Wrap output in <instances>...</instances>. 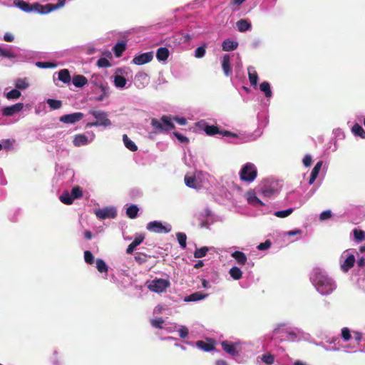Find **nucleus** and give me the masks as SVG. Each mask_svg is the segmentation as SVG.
<instances>
[{
	"label": "nucleus",
	"mask_w": 365,
	"mask_h": 365,
	"mask_svg": "<svg viewBox=\"0 0 365 365\" xmlns=\"http://www.w3.org/2000/svg\"><path fill=\"white\" fill-rule=\"evenodd\" d=\"M312 281L317 291L322 294H329L336 288L334 282L321 272H316Z\"/></svg>",
	"instance_id": "1"
},
{
	"label": "nucleus",
	"mask_w": 365,
	"mask_h": 365,
	"mask_svg": "<svg viewBox=\"0 0 365 365\" xmlns=\"http://www.w3.org/2000/svg\"><path fill=\"white\" fill-rule=\"evenodd\" d=\"M239 175L242 181L252 182L257 176V170L253 163H247L241 168Z\"/></svg>",
	"instance_id": "2"
},
{
	"label": "nucleus",
	"mask_w": 365,
	"mask_h": 365,
	"mask_svg": "<svg viewBox=\"0 0 365 365\" xmlns=\"http://www.w3.org/2000/svg\"><path fill=\"white\" fill-rule=\"evenodd\" d=\"M89 113L96 119V121L87 123V128L94 126L108 127L111 125V121L108 118V114L105 111L92 110L89 111Z\"/></svg>",
	"instance_id": "3"
},
{
	"label": "nucleus",
	"mask_w": 365,
	"mask_h": 365,
	"mask_svg": "<svg viewBox=\"0 0 365 365\" xmlns=\"http://www.w3.org/2000/svg\"><path fill=\"white\" fill-rule=\"evenodd\" d=\"M151 125L158 131H169L175 128V125L172 123L170 117L163 115L161 118V122L156 118L151 120Z\"/></svg>",
	"instance_id": "4"
},
{
	"label": "nucleus",
	"mask_w": 365,
	"mask_h": 365,
	"mask_svg": "<svg viewBox=\"0 0 365 365\" xmlns=\"http://www.w3.org/2000/svg\"><path fill=\"white\" fill-rule=\"evenodd\" d=\"M14 4L24 12L29 13L31 11H36L38 14H44V13L42 12L43 11V5L38 3L31 4L23 0H14Z\"/></svg>",
	"instance_id": "5"
},
{
	"label": "nucleus",
	"mask_w": 365,
	"mask_h": 365,
	"mask_svg": "<svg viewBox=\"0 0 365 365\" xmlns=\"http://www.w3.org/2000/svg\"><path fill=\"white\" fill-rule=\"evenodd\" d=\"M170 286V282L165 279H155L148 285V288L157 293L163 292Z\"/></svg>",
	"instance_id": "6"
},
{
	"label": "nucleus",
	"mask_w": 365,
	"mask_h": 365,
	"mask_svg": "<svg viewBox=\"0 0 365 365\" xmlns=\"http://www.w3.org/2000/svg\"><path fill=\"white\" fill-rule=\"evenodd\" d=\"M148 230L155 233H168L171 231V226H164L159 221H152L147 224Z\"/></svg>",
	"instance_id": "7"
},
{
	"label": "nucleus",
	"mask_w": 365,
	"mask_h": 365,
	"mask_svg": "<svg viewBox=\"0 0 365 365\" xmlns=\"http://www.w3.org/2000/svg\"><path fill=\"white\" fill-rule=\"evenodd\" d=\"M204 131L207 135L212 136L216 134H220L223 136H231V137H237L235 133H233L228 130H220V128L216 125H206L204 128Z\"/></svg>",
	"instance_id": "8"
},
{
	"label": "nucleus",
	"mask_w": 365,
	"mask_h": 365,
	"mask_svg": "<svg viewBox=\"0 0 365 365\" xmlns=\"http://www.w3.org/2000/svg\"><path fill=\"white\" fill-rule=\"evenodd\" d=\"M222 349L227 354L236 356L240 355V348L237 343H232L228 341H223L221 343Z\"/></svg>",
	"instance_id": "9"
},
{
	"label": "nucleus",
	"mask_w": 365,
	"mask_h": 365,
	"mask_svg": "<svg viewBox=\"0 0 365 365\" xmlns=\"http://www.w3.org/2000/svg\"><path fill=\"white\" fill-rule=\"evenodd\" d=\"M84 115L83 113L76 112L71 114L63 115L60 117L59 120L66 124H73L83 119Z\"/></svg>",
	"instance_id": "10"
},
{
	"label": "nucleus",
	"mask_w": 365,
	"mask_h": 365,
	"mask_svg": "<svg viewBox=\"0 0 365 365\" xmlns=\"http://www.w3.org/2000/svg\"><path fill=\"white\" fill-rule=\"evenodd\" d=\"M96 215L102 220L115 218L117 215L116 210L113 207H106L96 211Z\"/></svg>",
	"instance_id": "11"
},
{
	"label": "nucleus",
	"mask_w": 365,
	"mask_h": 365,
	"mask_svg": "<svg viewBox=\"0 0 365 365\" xmlns=\"http://www.w3.org/2000/svg\"><path fill=\"white\" fill-rule=\"evenodd\" d=\"M153 52H146L135 56L132 62L136 65H143L145 63L150 62L153 60Z\"/></svg>",
	"instance_id": "12"
},
{
	"label": "nucleus",
	"mask_w": 365,
	"mask_h": 365,
	"mask_svg": "<svg viewBox=\"0 0 365 365\" xmlns=\"http://www.w3.org/2000/svg\"><path fill=\"white\" fill-rule=\"evenodd\" d=\"M24 108V103H18L11 106L4 107L2 109V114L4 116H11L21 111Z\"/></svg>",
	"instance_id": "13"
},
{
	"label": "nucleus",
	"mask_w": 365,
	"mask_h": 365,
	"mask_svg": "<svg viewBox=\"0 0 365 365\" xmlns=\"http://www.w3.org/2000/svg\"><path fill=\"white\" fill-rule=\"evenodd\" d=\"M90 83L94 86L99 88L101 90L106 91V87H108L103 77L99 74H93L90 79Z\"/></svg>",
	"instance_id": "14"
},
{
	"label": "nucleus",
	"mask_w": 365,
	"mask_h": 365,
	"mask_svg": "<svg viewBox=\"0 0 365 365\" xmlns=\"http://www.w3.org/2000/svg\"><path fill=\"white\" fill-rule=\"evenodd\" d=\"M144 239L145 235L143 234H136L134 240L128 246L126 253L131 255L135 248L143 242Z\"/></svg>",
	"instance_id": "15"
},
{
	"label": "nucleus",
	"mask_w": 365,
	"mask_h": 365,
	"mask_svg": "<svg viewBox=\"0 0 365 365\" xmlns=\"http://www.w3.org/2000/svg\"><path fill=\"white\" fill-rule=\"evenodd\" d=\"M222 68L226 76H230L232 73L230 55L225 54L222 58Z\"/></svg>",
	"instance_id": "16"
},
{
	"label": "nucleus",
	"mask_w": 365,
	"mask_h": 365,
	"mask_svg": "<svg viewBox=\"0 0 365 365\" xmlns=\"http://www.w3.org/2000/svg\"><path fill=\"white\" fill-rule=\"evenodd\" d=\"M356 259L354 255H349L344 261L341 264V269L344 272H347L352 268L355 264Z\"/></svg>",
	"instance_id": "17"
},
{
	"label": "nucleus",
	"mask_w": 365,
	"mask_h": 365,
	"mask_svg": "<svg viewBox=\"0 0 365 365\" xmlns=\"http://www.w3.org/2000/svg\"><path fill=\"white\" fill-rule=\"evenodd\" d=\"M237 28L240 32H245L252 28L251 21L247 19H241L236 23Z\"/></svg>",
	"instance_id": "18"
},
{
	"label": "nucleus",
	"mask_w": 365,
	"mask_h": 365,
	"mask_svg": "<svg viewBox=\"0 0 365 365\" xmlns=\"http://www.w3.org/2000/svg\"><path fill=\"white\" fill-rule=\"evenodd\" d=\"M66 0H58V3L56 4H48L46 5H43V11L44 14H47L56 9H58L59 8H61L64 6Z\"/></svg>",
	"instance_id": "19"
},
{
	"label": "nucleus",
	"mask_w": 365,
	"mask_h": 365,
	"mask_svg": "<svg viewBox=\"0 0 365 365\" xmlns=\"http://www.w3.org/2000/svg\"><path fill=\"white\" fill-rule=\"evenodd\" d=\"M248 77L252 86L256 88L258 81V74L252 66H249L247 68Z\"/></svg>",
	"instance_id": "20"
},
{
	"label": "nucleus",
	"mask_w": 365,
	"mask_h": 365,
	"mask_svg": "<svg viewBox=\"0 0 365 365\" xmlns=\"http://www.w3.org/2000/svg\"><path fill=\"white\" fill-rule=\"evenodd\" d=\"M238 46V43L230 38L225 40L222 43V48L225 51H232Z\"/></svg>",
	"instance_id": "21"
},
{
	"label": "nucleus",
	"mask_w": 365,
	"mask_h": 365,
	"mask_svg": "<svg viewBox=\"0 0 365 365\" xmlns=\"http://www.w3.org/2000/svg\"><path fill=\"white\" fill-rule=\"evenodd\" d=\"M73 84L77 88H82L88 83V79L83 75H76L72 79Z\"/></svg>",
	"instance_id": "22"
},
{
	"label": "nucleus",
	"mask_w": 365,
	"mask_h": 365,
	"mask_svg": "<svg viewBox=\"0 0 365 365\" xmlns=\"http://www.w3.org/2000/svg\"><path fill=\"white\" fill-rule=\"evenodd\" d=\"M231 256L236 260V262L240 264L244 265L247 261V256L241 251H235L231 254Z\"/></svg>",
	"instance_id": "23"
},
{
	"label": "nucleus",
	"mask_w": 365,
	"mask_h": 365,
	"mask_svg": "<svg viewBox=\"0 0 365 365\" xmlns=\"http://www.w3.org/2000/svg\"><path fill=\"white\" fill-rule=\"evenodd\" d=\"M322 164H323V162L322 161H319L316 165L313 168L312 172H311V175H310V178H309V185H312L314 183V182L315 181V180L317 179L318 175H319V173L321 170V168L322 166Z\"/></svg>",
	"instance_id": "24"
},
{
	"label": "nucleus",
	"mask_w": 365,
	"mask_h": 365,
	"mask_svg": "<svg viewBox=\"0 0 365 365\" xmlns=\"http://www.w3.org/2000/svg\"><path fill=\"white\" fill-rule=\"evenodd\" d=\"M88 137L84 134L76 135L73 140V143L76 147H80L88 144Z\"/></svg>",
	"instance_id": "25"
},
{
	"label": "nucleus",
	"mask_w": 365,
	"mask_h": 365,
	"mask_svg": "<svg viewBox=\"0 0 365 365\" xmlns=\"http://www.w3.org/2000/svg\"><path fill=\"white\" fill-rule=\"evenodd\" d=\"M207 297V294H202L200 292H194L185 298V302H197L204 299Z\"/></svg>",
	"instance_id": "26"
},
{
	"label": "nucleus",
	"mask_w": 365,
	"mask_h": 365,
	"mask_svg": "<svg viewBox=\"0 0 365 365\" xmlns=\"http://www.w3.org/2000/svg\"><path fill=\"white\" fill-rule=\"evenodd\" d=\"M123 140L126 148L130 150L132 152H135L138 150V146L135 143L132 141L126 134L123 135Z\"/></svg>",
	"instance_id": "27"
},
{
	"label": "nucleus",
	"mask_w": 365,
	"mask_h": 365,
	"mask_svg": "<svg viewBox=\"0 0 365 365\" xmlns=\"http://www.w3.org/2000/svg\"><path fill=\"white\" fill-rule=\"evenodd\" d=\"M169 51L165 47H160L157 50L156 52V58L159 61H165L168 59L169 56Z\"/></svg>",
	"instance_id": "28"
},
{
	"label": "nucleus",
	"mask_w": 365,
	"mask_h": 365,
	"mask_svg": "<svg viewBox=\"0 0 365 365\" xmlns=\"http://www.w3.org/2000/svg\"><path fill=\"white\" fill-rule=\"evenodd\" d=\"M58 79L64 83H69L71 78L68 69H62L58 72Z\"/></svg>",
	"instance_id": "29"
},
{
	"label": "nucleus",
	"mask_w": 365,
	"mask_h": 365,
	"mask_svg": "<svg viewBox=\"0 0 365 365\" xmlns=\"http://www.w3.org/2000/svg\"><path fill=\"white\" fill-rule=\"evenodd\" d=\"M126 49V44L124 42H118L113 47V52L116 57H120Z\"/></svg>",
	"instance_id": "30"
},
{
	"label": "nucleus",
	"mask_w": 365,
	"mask_h": 365,
	"mask_svg": "<svg viewBox=\"0 0 365 365\" xmlns=\"http://www.w3.org/2000/svg\"><path fill=\"white\" fill-rule=\"evenodd\" d=\"M139 209L137 205H131L126 210V215L130 219H135L138 216Z\"/></svg>",
	"instance_id": "31"
},
{
	"label": "nucleus",
	"mask_w": 365,
	"mask_h": 365,
	"mask_svg": "<svg viewBox=\"0 0 365 365\" xmlns=\"http://www.w3.org/2000/svg\"><path fill=\"white\" fill-rule=\"evenodd\" d=\"M196 345L197 347L205 351H210L215 349V346L212 343H207L201 340L197 341L196 342Z\"/></svg>",
	"instance_id": "32"
},
{
	"label": "nucleus",
	"mask_w": 365,
	"mask_h": 365,
	"mask_svg": "<svg viewBox=\"0 0 365 365\" xmlns=\"http://www.w3.org/2000/svg\"><path fill=\"white\" fill-rule=\"evenodd\" d=\"M127 83L126 78L120 75H115L114 76V85L117 88H123L125 86Z\"/></svg>",
	"instance_id": "33"
},
{
	"label": "nucleus",
	"mask_w": 365,
	"mask_h": 365,
	"mask_svg": "<svg viewBox=\"0 0 365 365\" xmlns=\"http://www.w3.org/2000/svg\"><path fill=\"white\" fill-rule=\"evenodd\" d=\"M351 130L355 135L359 136L361 138H365V130L359 124H354Z\"/></svg>",
	"instance_id": "34"
},
{
	"label": "nucleus",
	"mask_w": 365,
	"mask_h": 365,
	"mask_svg": "<svg viewBox=\"0 0 365 365\" xmlns=\"http://www.w3.org/2000/svg\"><path fill=\"white\" fill-rule=\"evenodd\" d=\"M230 276L235 280H239L242 277V272L237 267H233L229 272Z\"/></svg>",
	"instance_id": "35"
},
{
	"label": "nucleus",
	"mask_w": 365,
	"mask_h": 365,
	"mask_svg": "<svg viewBox=\"0 0 365 365\" xmlns=\"http://www.w3.org/2000/svg\"><path fill=\"white\" fill-rule=\"evenodd\" d=\"M259 88L261 91H262L264 93L267 98H269L272 96V91L270 88V85L268 82L264 81L261 83L259 85Z\"/></svg>",
	"instance_id": "36"
},
{
	"label": "nucleus",
	"mask_w": 365,
	"mask_h": 365,
	"mask_svg": "<svg viewBox=\"0 0 365 365\" xmlns=\"http://www.w3.org/2000/svg\"><path fill=\"white\" fill-rule=\"evenodd\" d=\"M247 200L248 202L252 205H262V202L256 196L255 192H248L247 193Z\"/></svg>",
	"instance_id": "37"
},
{
	"label": "nucleus",
	"mask_w": 365,
	"mask_h": 365,
	"mask_svg": "<svg viewBox=\"0 0 365 365\" xmlns=\"http://www.w3.org/2000/svg\"><path fill=\"white\" fill-rule=\"evenodd\" d=\"M96 268L101 273H107L108 271L107 264L102 259L100 258L96 259Z\"/></svg>",
	"instance_id": "38"
},
{
	"label": "nucleus",
	"mask_w": 365,
	"mask_h": 365,
	"mask_svg": "<svg viewBox=\"0 0 365 365\" xmlns=\"http://www.w3.org/2000/svg\"><path fill=\"white\" fill-rule=\"evenodd\" d=\"M29 84L26 78H17L15 81V87L18 89H26L29 87Z\"/></svg>",
	"instance_id": "39"
},
{
	"label": "nucleus",
	"mask_w": 365,
	"mask_h": 365,
	"mask_svg": "<svg viewBox=\"0 0 365 365\" xmlns=\"http://www.w3.org/2000/svg\"><path fill=\"white\" fill-rule=\"evenodd\" d=\"M46 103L49 107L53 110L59 109L62 106V102L59 100L48 98Z\"/></svg>",
	"instance_id": "40"
},
{
	"label": "nucleus",
	"mask_w": 365,
	"mask_h": 365,
	"mask_svg": "<svg viewBox=\"0 0 365 365\" xmlns=\"http://www.w3.org/2000/svg\"><path fill=\"white\" fill-rule=\"evenodd\" d=\"M60 200L65 205H71L74 200L71 194L65 192L60 196Z\"/></svg>",
	"instance_id": "41"
},
{
	"label": "nucleus",
	"mask_w": 365,
	"mask_h": 365,
	"mask_svg": "<svg viewBox=\"0 0 365 365\" xmlns=\"http://www.w3.org/2000/svg\"><path fill=\"white\" fill-rule=\"evenodd\" d=\"M177 239L178 241V243L180 244V247L182 249H185L187 246L186 240H187V236L183 232H178L176 234Z\"/></svg>",
	"instance_id": "42"
},
{
	"label": "nucleus",
	"mask_w": 365,
	"mask_h": 365,
	"mask_svg": "<svg viewBox=\"0 0 365 365\" xmlns=\"http://www.w3.org/2000/svg\"><path fill=\"white\" fill-rule=\"evenodd\" d=\"M0 56L7 58H15L16 55L11 50H7L0 47Z\"/></svg>",
	"instance_id": "43"
},
{
	"label": "nucleus",
	"mask_w": 365,
	"mask_h": 365,
	"mask_svg": "<svg viewBox=\"0 0 365 365\" xmlns=\"http://www.w3.org/2000/svg\"><path fill=\"white\" fill-rule=\"evenodd\" d=\"M353 232L356 241L361 242L365 240V232L364 230L354 229Z\"/></svg>",
	"instance_id": "44"
},
{
	"label": "nucleus",
	"mask_w": 365,
	"mask_h": 365,
	"mask_svg": "<svg viewBox=\"0 0 365 365\" xmlns=\"http://www.w3.org/2000/svg\"><path fill=\"white\" fill-rule=\"evenodd\" d=\"M148 256L146 254L137 252L135 255V260L139 264H143L147 262Z\"/></svg>",
	"instance_id": "45"
},
{
	"label": "nucleus",
	"mask_w": 365,
	"mask_h": 365,
	"mask_svg": "<svg viewBox=\"0 0 365 365\" xmlns=\"http://www.w3.org/2000/svg\"><path fill=\"white\" fill-rule=\"evenodd\" d=\"M294 211L293 208H289L284 210L277 211L274 215L277 217L284 218L291 215Z\"/></svg>",
	"instance_id": "46"
},
{
	"label": "nucleus",
	"mask_w": 365,
	"mask_h": 365,
	"mask_svg": "<svg viewBox=\"0 0 365 365\" xmlns=\"http://www.w3.org/2000/svg\"><path fill=\"white\" fill-rule=\"evenodd\" d=\"M208 251V248L207 247H202L200 249H196L194 252V257L195 258H201L206 255Z\"/></svg>",
	"instance_id": "47"
},
{
	"label": "nucleus",
	"mask_w": 365,
	"mask_h": 365,
	"mask_svg": "<svg viewBox=\"0 0 365 365\" xmlns=\"http://www.w3.org/2000/svg\"><path fill=\"white\" fill-rule=\"evenodd\" d=\"M262 361L267 365H271L274 361V356L271 354H265L262 355Z\"/></svg>",
	"instance_id": "48"
},
{
	"label": "nucleus",
	"mask_w": 365,
	"mask_h": 365,
	"mask_svg": "<svg viewBox=\"0 0 365 365\" xmlns=\"http://www.w3.org/2000/svg\"><path fill=\"white\" fill-rule=\"evenodd\" d=\"M82 190L79 187L77 186L72 188L71 195L73 200L80 198L82 197Z\"/></svg>",
	"instance_id": "49"
},
{
	"label": "nucleus",
	"mask_w": 365,
	"mask_h": 365,
	"mask_svg": "<svg viewBox=\"0 0 365 365\" xmlns=\"http://www.w3.org/2000/svg\"><path fill=\"white\" fill-rule=\"evenodd\" d=\"M195 181H196V179H195V176L186 175L185 177V183L189 187H192V188L196 187V185L195 184Z\"/></svg>",
	"instance_id": "50"
},
{
	"label": "nucleus",
	"mask_w": 365,
	"mask_h": 365,
	"mask_svg": "<svg viewBox=\"0 0 365 365\" xmlns=\"http://www.w3.org/2000/svg\"><path fill=\"white\" fill-rule=\"evenodd\" d=\"M96 65L99 68H108L111 66L110 61L106 58H101L98 60Z\"/></svg>",
	"instance_id": "51"
},
{
	"label": "nucleus",
	"mask_w": 365,
	"mask_h": 365,
	"mask_svg": "<svg viewBox=\"0 0 365 365\" xmlns=\"http://www.w3.org/2000/svg\"><path fill=\"white\" fill-rule=\"evenodd\" d=\"M21 95V92L18 89H13L6 93V98L8 99H17Z\"/></svg>",
	"instance_id": "52"
},
{
	"label": "nucleus",
	"mask_w": 365,
	"mask_h": 365,
	"mask_svg": "<svg viewBox=\"0 0 365 365\" xmlns=\"http://www.w3.org/2000/svg\"><path fill=\"white\" fill-rule=\"evenodd\" d=\"M165 322L164 319L162 317H159L157 319H153L150 320L151 325L158 329H162V325Z\"/></svg>",
	"instance_id": "53"
},
{
	"label": "nucleus",
	"mask_w": 365,
	"mask_h": 365,
	"mask_svg": "<svg viewBox=\"0 0 365 365\" xmlns=\"http://www.w3.org/2000/svg\"><path fill=\"white\" fill-rule=\"evenodd\" d=\"M84 260L88 264H93L94 263V257L91 252L88 250L84 252Z\"/></svg>",
	"instance_id": "54"
},
{
	"label": "nucleus",
	"mask_w": 365,
	"mask_h": 365,
	"mask_svg": "<svg viewBox=\"0 0 365 365\" xmlns=\"http://www.w3.org/2000/svg\"><path fill=\"white\" fill-rule=\"evenodd\" d=\"M206 52V45H203L196 48L195 51V56L196 58H202Z\"/></svg>",
	"instance_id": "55"
},
{
	"label": "nucleus",
	"mask_w": 365,
	"mask_h": 365,
	"mask_svg": "<svg viewBox=\"0 0 365 365\" xmlns=\"http://www.w3.org/2000/svg\"><path fill=\"white\" fill-rule=\"evenodd\" d=\"M341 337L345 341H347L351 339V335L350 333V330L347 327H344L341 329Z\"/></svg>",
	"instance_id": "56"
},
{
	"label": "nucleus",
	"mask_w": 365,
	"mask_h": 365,
	"mask_svg": "<svg viewBox=\"0 0 365 365\" xmlns=\"http://www.w3.org/2000/svg\"><path fill=\"white\" fill-rule=\"evenodd\" d=\"M173 135L177 139L182 143H187L189 142V139L178 132H174Z\"/></svg>",
	"instance_id": "57"
},
{
	"label": "nucleus",
	"mask_w": 365,
	"mask_h": 365,
	"mask_svg": "<svg viewBox=\"0 0 365 365\" xmlns=\"http://www.w3.org/2000/svg\"><path fill=\"white\" fill-rule=\"evenodd\" d=\"M271 242L269 240H266L264 242L260 243L257 246V249L259 250H265L269 249L271 247Z\"/></svg>",
	"instance_id": "58"
},
{
	"label": "nucleus",
	"mask_w": 365,
	"mask_h": 365,
	"mask_svg": "<svg viewBox=\"0 0 365 365\" xmlns=\"http://www.w3.org/2000/svg\"><path fill=\"white\" fill-rule=\"evenodd\" d=\"M36 66L39 68H52V67H54L55 65L52 63H50V62H37L36 63Z\"/></svg>",
	"instance_id": "59"
},
{
	"label": "nucleus",
	"mask_w": 365,
	"mask_h": 365,
	"mask_svg": "<svg viewBox=\"0 0 365 365\" xmlns=\"http://www.w3.org/2000/svg\"><path fill=\"white\" fill-rule=\"evenodd\" d=\"M178 333H179V336L180 338L182 339H185V337L187 336L188 335V329L187 327H182L179 330H178Z\"/></svg>",
	"instance_id": "60"
},
{
	"label": "nucleus",
	"mask_w": 365,
	"mask_h": 365,
	"mask_svg": "<svg viewBox=\"0 0 365 365\" xmlns=\"http://www.w3.org/2000/svg\"><path fill=\"white\" fill-rule=\"evenodd\" d=\"M331 217V212L330 210H325L320 214V220H325Z\"/></svg>",
	"instance_id": "61"
},
{
	"label": "nucleus",
	"mask_w": 365,
	"mask_h": 365,
	"mask_svg": "<svg viewBox=\"0 0 365 365\" xmlns=\"http://www.w3.org/2000/svg\"><path fill=\"white\" fill-rule=\"evenodd\" d=\"M312 160V156L310 155H306L303 158V164L304 166L309 167L311 165Z\"/></svg>",
	"instance_id": "62"
},
{
	"label": "nucleus",
	"mask_w": 365,
	"mask_h": 365,
	"mask_svg": "<svg viewBox=\"0 0 365 365\" xmlns=\"http://www.w3.org/2000/svg\"><path fill=\"white\" fill-rule=\"evenodd\" d=\"M108 90L109 87H106V90H101L102 92V94L98 98V101H103L106 97L108 96Z\"/></svg>",
	"instance_id": "63"
},
{
	"label": "nucleus",
	"mask_w": 365,
	"mask_h": 365,
	"mask_svg": "<svg viewBox=\"0 0 365 365\" xmlns=\"http://www.w3.org/2000/svg\"><path fill=\"white\" fill-rule=\"evenodd\" d=\"M14 39V36L10 33H6L4 36V40L6 42H12Z\"/></svg>",
	"instance_id": "64"
}]
</instances>
